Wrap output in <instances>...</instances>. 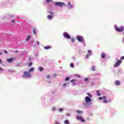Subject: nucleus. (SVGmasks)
Segmentation results:
<instances>
[{
  "label": "nucleus",
  "instance_id": "1",
  "mask_svg": "<svg viewBox=\"0 0 124 124\" xmlns=\"http://www.w3.org/2000/svg\"><path fill=\"white\" fill-rule=\"evenodd\" d=\"M31 73L30 72H27V71H24L23 72V78H30L31 77Z\"/></svg>",
  "mask_w": 124,
  "mask_h": 124
},
{
  "label": "nucleus",
  "instance_id": "2",
  "mask_svg": "<svg viewBox=\"0 0 124 124\" xmlns=\"http://www.w3.org/2000/svg\"><path fill=\"white\" fill-rule=\"evenodd\" d=\"M76 39L77 41L79 42H85V39H84V37L82 36L78 35L77 36Z\"/></svg>",
  "mask_w": 124,
  "mask_h": 124
},
{
  "label": "nucleus",
  "instance_id": "3",
  "mask_svg": "<svg viewBox=\"0 0 124 124\" xmlns=\"http://www.w3.org/2000/svg\"><path fill=\"white\" fill-rule=\"evenodd\" d=\"M115 29V31H118V32H122V31H124V27H121L120 28H119L116 26Z\"/></svg>",
  "mask_w": 124,
  "mask_h": 124
},
{
  "label": "nucleus",
  "instance_id": "4",
  "mask_svg": "<svg viewBox=\"0 0 124 124\" xmlns=\"http://www.w3.org/2000/svg\"><path fill=\"white\" fill-rule=\"evenodd\" d=\"M55 4L57 6H60V7H62V6L65 5V4L62 2H55Z\"/></svg>",
  "mask_w": 124,
  "mask_h": 124
},
{
  "label": "nucleus",
  "instance_id": "5",
  "mask_svg": "<svg viewBox=\"0 0 124 124\" xmlns=\"http://www.w3.org/2000/svg\"><path fill=\"white\" fill-rule=\"evenodd\" d=\"M63 36L65 38H67V39H70L71 36L69 35L68 33L67 32H64L63 33Z\"/></svg>",
  "mask_w": 124,
  "mask_h": 124
},
{
  "label": "nucleus",
  "instance_id": "6",
  "mask_svg": "<svg viewBox=\"0 0 124 124\" xmlns=\"http://www.w3.org/2000/svg\"><path fill=\"white\" fill-rule=\"evenodd\" d=\"M122 62H123V61H122V60L118 61L116 62V63L114 64L113 67H118V66H119L120 64H121Z\"/></svg>",
  "mask_w": 124,
  "mask_h": 124
},
{
  "label": "nucleus",
  "instance_id": "7",
  "mask_svg": "<svg viewBox=\"0 0 124 124\" xmlns=\"http://www.w3.org/2000/svg\"><path fill=\"white\" fill-rule=\"evenodd\" d=\"M49 13H50V15H48L47 16V19H48V20H52V19H53V17H54V15L53 14V12H49Z\"/></svg>",
  "mask_w": 124,
  "mask_h": 124
},
{
  "label": "nucleus",
  "instance_id": "8",
  "mask_svg": "<svg viewBox=\"0 0 124 124\" xmlns=\"http://www.w3.org/2000/svg\"><path fill=\"white\" fill-rule=\"evenodd\" d=\"M76 119H77V120H79V121H81L82 123H85V122H86L85 120L83 119V118H82V116H77Z\"/></svg>",
  "mask_w": 124,
  "mask_h": 124
},
{
  "label": "nucleus",
  "instance_id": "9",
  "mask_svg": "<svg viewBox=\"0 0 124 124\" xmlns=\"http://www.w3.org/2000/svg\"><path fill=\"white\" fill-rule=\"evenodd\" d=\"M88 54H87L86 55V58L87 59H89L90 56H91V55H92V50H89L88 51Z\"/></svg>",
  "mask_w": 124,
  "mask_h": 124
},
{
  "label": "nucleus",
  "instance_id": "10",
  "mask_svg": "<svg viewBox=\"0 0 124 124\" xmlns=\"http://www.w3.org/2000/svg\"><path fill=\"white\" fill-rule=\"evenodd\" d=\"M85 101L86 102H91V101H92V99L87 96L85 97Z\"/></svg>",
  "mask_w": 124,
  "mask_h": 124
},
{
  "label": "nucleus",
  "instance_id": "11",
  "mask_svg": "<svg viewBox=\"0 0 124 124\" xmlns=\"http://www.w3.org/2000/svg\"><path fill=\"white\" fill-rule=\"evenodd\" d=\"M14 60V58L11 57V58L7 59L6 61L8 62H12Z\"/></svg>",
  "mask_w": 124,
  "mask_h": 124
},
{
  "label": "nucleus",
  "instance_id": "12",
  "mask_svg": "<svg viewBox=\"0 0 124 124\" xmlns=\"http://www.w3.org/2000/svg\"><path fill=\"white\" fill-rule=\"evenodd\" d=\"M52 47L50 46H46L44 47V49L46 50H49V49H51Z\"/></svg>",
  "mask_w": 124,
  "mask_h": 124
},
{
  "label": "nucleus",
  "instance_id": "13",
  "mask_svg": "<svg viewBox=\"0 0 124 124\" xmlns=\"http://www.w3.org/2000/svg\"><path fill=\"white\" fill-rule=\"evenodd\" d=\"M114 84L115 85H116L117 86H120V81L119 80H116L114 82Z\"/></svg>",
  "mask_w": 124,
  "mask_h": 124
},
{
  "label": "nucleus",
  "instance_id": "14",
  "mask_svg": "<svg viewBox=\"0 0 124 124\" xmlns=\"http://www.w3.org/2000/svg\"><path fill=\"white\" fill-rule=\"evenodd\" d=\"M101 57L102 59H105V57H106V54H105V53H102L101 54Z\"/></svg>",
  "mask_w": 124,
  "mask_h": 124
},
{
  "label": "nucleus",
  "instance_id": "15",
  "mask_svg": "<svg viewBox=\"0 0 124 124\" xmlns=\"http://www.w3.org/2000/svg\"><path fill=\"white\" fill-rule=\"evenodd\" d=\"M98 99L99 100H102V99H106V97L105 96H103L102 97H99Z\"/></svg>",
  "mask_w": 124,
  "mask_h": 124
},
{
  "label": "nucleus",
  "instance_id": "16",
  "mask_svg": "<svg viewBox=\"0 0 124 124\" xmlns=\"http://www.w3.org/2000/svg\"><path fill=\"white\" fill-rule=\"evenodd\" d=\"M110 101H111V100H108V101H107V100H106L105 99L103 101V102L104 103H108V102H110Z\"/></svg>",
  "mask_w": 124,
  "mask_h": 124
},
{
  "label": "nucleus",
  "instance_id": "17",
  "mask_svg": "<svg viewBox=\"0 0 124 124\" xmlns=\"http://www.w3.org/2000/svg\"><path fill=\"white\" fill-rule=\"evenodd\" d=\"M76 112H77V113H78V114H83V111H82V110H77Z\"/></svg>",
  "mask_w": 124,
  "mask_h": 124
},
{
  "label": "nucleus",
  "instance_id": "18",
  "mask_svg": "<svg viewBox=\"0 0 124 124\" xmlns=\"http://www.w3.org/2000/svg\"><path fill=\"white\" fill-rule=\"evenodd\" d=\"M30 38H31V36L28 35V37L26 39V41H29Z\"/></svg>",
  "mask_w": 124,
  "mask_h": 124
},
{
  "label": "nucleus",
  "instance_id": "19",
  "mask_svg": "<svg viewBox=\"0 0 124 124\" xmlns=\"http://www.w3.org/2000/svg\"><path fill=\"white\" fill-rule=\"evenodd\" d=\"M64 124H69V121H68V120H65L64 121Z\"/></svg>",
  "mask_w": 124,
  "mask_h": 124
},
{
  "label": "nucleus",
  "instance_id": "20",
  "mask_svg": "<svg viewBox=\"0 0 124 124\" xmlns=\"http://www.w3.org/2000/svg\"><path fill=\"white\" fill-rule=\"evenodd\" d=\"M40 71H43V67L41 66L39 67Z\"/></svg>",
  "mask_w": 124,
  "mask_h": 124
},
{
  "label": "nucleus",
  "instance_id": "21",
  "mask_svg": "<svg viewBox=\"0 0 124 124\" xmlns=\"http://www.w3.org/2000/svg\"><path fill=\"white\" fill-rule=\"evenodd\" d=\"M91 70H93V71H94L95 70V67L94 66H92L91 68Z\"/></svg>",
  "mask_w": 124,
  "mask_h": 124
},
{
  "label": "nucleus",
  "instance_id": "22",
  "mask_svg": "<svg viewBox=\"0 0 124 124\" xmlns=\"http://www.w3.org/2000/svg\"><path fill=\"white\" fill-rule=\"evenodd\" d=\"M34 69L33 68H31L30 69H29V72H32V71H33Z\"/></svg>",
  "mask_w": 124,
  "mask_h": 124
},
{
  "label": "nucleus",
  "instance_id": "23",
  "mask_svg": "<svg viewBox=\"0 0 124 124\" xmlns=\"http://www.w3.org/2000/svg\"><path fill=\"white\" fill-rule=\"evenodd\" d=\"M70 67H72V68H74V64H73V63H71L70 64Z\"/></svg>",
  "mask_w": 124,
  "mask_h": 124
},
{
  "label": "nucleus",
  "instance_id": "24",
  "mask_svg": "<svg viewBox=\"0 0 124 124\" xmlns=\"http://www.w3.org/2000/svg\"><path fill=\"white\" fill-rule=\"evenodd\" d=\"M68 4L70 6V7H73V6H72V5H71V3H70V1L68 2Z\"/></svg>",
  "mask_w": 124,
  "mask_h": 124
},
{
  "label": "nucleus",
  "instance_id": "25",
  "mask_svg": "<svg viewBox=\"0 0 124 124\" xmlns=\"http://www.w3.org/2000/svg\"><path fill=\"white\" fill-rule=\"evenodd\" d=\"M33 33H34V34H36V31L35 29L34 28L33 29Z\"/></svg>",
  "mask_w": 124,
  "mask_h": 124
},
{
  "label": "nucleus",
  "instance_id": "26",
  "mask_svg": "<svg viewBox=\"0 0 124 124\" xmlns=\"http://www.w3.org/2000/svg\"><path fill=\"white\" fill-rule=\"evenodd\" d=\"M87 95H88V96H89V97H93V95L92 94H91V93H87Z\"/></svg>",
  "mask_w": 124,
  "mask_h": 124
},
{
  "label": "nucleus",
  "instance_id": "27",
  "mask_svg": "<svg viewBox=\"0 0 124 124\" xmlns=\"http://www.w3.org/2000/svg\"><path fill=\"white\" fill-rule=\"evenodd\" d=\"M97 95H98V96H100V95H101V94H100V93H99V91H97Z\"/></svg>",
  "mask_w": 124,
  "mask_h": 124
},
{
  "label": "nucleus",
  "instance_id": "28",
  "mask_svg": "<svg viewBox=\"0 0 124 124\" xmlns=\"http://www.w3.org/2000/svg\"><path fill=\"white\" fill-rule=\"evenodd\" d=\"M58 110H59V112H62V111L63 110V108H59Z\"/></svg>",
  "mask_w": 124,
  "mask_h": 124
},
{
  "label": "nucleus",
  "instance_id": "29",
  "mask_svg": "<svg viewBox=\"0 0 124 124\" xmlns=\"http://www.w3.org/2000/svg\"><path fill=\"white\" fill-rule=\"evenodd\" d=\"M31 65H32V62L29 63V64L28 65V66H31Z\"/></svg>",
  "mask_w": 124,
  "mask_h": 124
},
{
  "label": "nucleus",
  "instance_id": "30",
  "mask_svg": "<svg viewBox=\"0 0 124 124\" xmlns=\"http://www.w3.org/2000/svg\"><path fill=\"white\" fill-rule=\"evenodd\" d=\"M76 81V79H73L71 80V82L72 83H73V82H75Z\"/></svg>",
  "mask_w": 124,
  "mask_h": 124
},
{
  "label": "nucleus",
  "instance_id": "31",
  "mask_svg": "<svg viewBox=\"0 0 124 124\" xmlns=\"http://www.w3.org/2000/svg\"><path fill=\"white\" fill-rule=\"evenodd\" d=\"M76 77H78V78H80L81 77L79 75H75Z\"/></svg>",
  "mask_w": 124,
  "mask_h": 124
},
{
  "label": "nucleus",
  "instance_id": "32",
  "mask_svg": "<svg viewBox=\"0 0 124 124\" xmlns=\"http://www.w3.org/2000/svg\"><path fill=\"white\" fill-rule=\"evenodd\" d=\"M68 80H69V78L68 77L66 78L65 79V81H68Z\"/></svg>",
  "mask_w": 124,
  "mask_h": 124
},
{
  "label": "nucleus",
  "instance_id": "33",
  "mask_svg": "<svg viewBox=\"0 0 124 124\" xmlns=\"http://www.w3.org/2000/svg\"><path fill=\"white\" fill-rule=\"evenodd\" d=\"M71 42H75V39H74V38H72V39H71Z\"/></svg>",
  "mask_w": 124,
  "mask_h": 124
},
{
  "label": "nucleus",
  "instance_id": "34",
  "mask_svg": "<svg viewBox=\"0 0 124 124\" xmlns=\"http://www.w3.org/2000/svg\"><path fill=\"white\" fill-rule=\"evenodd\" d=\"M4 53H5V54H8V52H7V51L6 50H3Z\"/></svg>",
  "mask_w": 124,
  "mask_h": 124
},
{
  "label": "nucleus",
  "instance_id": "35",
  "mask_svg": "<svg viewBox=\"0 0 124 124\" xmlns=\"http://www.w3.org/2000/svg\"><path fill=\"white\" fill-rule=\"evenodd\" d=\"M50 75H47V76H46V78H47V79H50Z\"/></svg>",
  "mask_w": 124,
  "mask_h": 124
},
{
  "label": "nucleus",
  "instance_id": "36",
  "mask_svg": "<svg viewBox=\"0 0 124 124\" xmlns=\"http://www.w3.org/2000/svg\"><path fill=\"white\" fill-rule=\"evenodd\" d=\"M121 61H123V60H124V56L121 57Z\"/></svg>",
  "mask_w": 124,
  "mask_h": 124
},
{
  "label": "nucleus",
  "instance_id": "37",
  "mask_svg": "<svg viewBox=\"0 0 124 124\" xmlns=\"http://www.w3.org/2000/svg\"><path fill=\"white\" fill-rule=\"evenodd\" d=\"M46 2H47V3H49V2H50V1H51V0H46Z\"/></svg>",
  "mask_w": 124,
  "mask_h": 124
},
{
  "label": "nucleus",
  "instance_id": "38",
  "mask_svg": "<svg viewBox=\"0 0 124 124\" xmlns=\"http://www.w3.org/2000/svg\"><path fill=\"white\" fill-rule=\"evenodd\" d=\"M66 116H67L68 117H69V116H70V113H67Z\"/></svg>",
  "mask_w": 124,
  "mask_h": 124
},
{
  "label": "nucleus",
  "instance_id": "39",
  "mask_svg": "<svg viewBox=\"0 0 124 124\" xmlns=\"http://www.w3.org/2000/svg\"><path fill=\"white\" fill-rule=\"evenodd\" d=\"M63 86L64 87H66V83H64L63 84Z\"/></svg>",
  "mask_w": 124,
  "mask_h": 124
},
{
  "label": "nucleus",
  "instance_id": "40",
  "mask_svg": "<svg viewBox=\"0 0 124 124\" xmlns=\"http://www.w3.org/2000/svg\"><path fill=\"white\" fill-rule=\"evenodd\" d=\"M87 80H88V78H84V81L85 82H87Z\"/></svg>",
  "mask_w": 124,
  "mask_h": 124
},
{
  "label": "nucleus",
  "instance_id": "41",
  "mask_svg": "<svg viewBox=\"0 0 124 124\" xmlns=\"http://www.w3.org/2000/svg\"><path fill=\"white\" fill-rule=\"evenodd\" d=\"M3 69L1 67H0V71H2Z\"/></svg>",
  "mask_w": 124,
  "mask_h": 124
},
{
  "label": "nucleus",
  "instance_id": "42",
  "mask_svg": "<svg viewBox=\"0 0 124 124\" xmlns=\"http://www.w3.org/2000/svg\"><path fill=\"white\" fill-rule=\"evenodd\" d=\"M55 124H60V123H58L57 121L55 122Z\"/></svg>",
  "mask_w": 124,
  "mask_h": 124
},
{
  "label": "nucleus",
  "instance_id": "43",
  "mask_svg": "<svg viewBox=\"0 0 124 124\" xmlns=\"http://www.w3.org/2000/svg\"><path fill=\"white\" fill-rule=\"evenodd\" d=\"M11 23H15V21L14 20H13L11 21Z\"/></svg>",
  "mask_w": 124,
  "mask_h": 124
},
{
  "label": "nucleus",
  "instance_id": "44",
  "mask_svg": "<svg viewBox=\"0 0 124 124\" xmlns=\"http://www.w3.org/2000/svg\"><path fill=\"white\" fill-rule=\"evenodd\" d=\"M37 43L38 45H39V41H37Z\"/></svg>",
  "mask_w": 124,
  "mask_h": 124
},
{
  "label": "nucleus",
  "instance_id": "45",
  "mask_svg": "<svg viewBox=\"0 0 124 124\" xmlns=\"http://www.w3.org/2000/svg\"><path fill=\"white\" fill-rule=\"evenodd\" d=\"M2 61H1V59H0V63H1Z\"/></svg>",
  "mask_w": 124,
  "mask_h": 124
},
{
  "label": "nucleus",
  "instance_id": "46",
  "mask_svg": "<svg viewBox=\"0 0 124 124\" xmlns=\"http://www.w3.org/2000/svg\"><path fill=\"white\" fill-rule=\"evenodd\" d=\"M0 55H2V53L1 52H0Z\"/></svg>",
  "mask_w": 124,
  "mask_h": 124
},
{
  "label": "nucleus",
  "instance_id": "47",
  "mask_svg": "<svg viewBox=\"0 0 124 124\" xmlns=\"http://www.w3.org/2000/svg\"><path fill=\"white\" fill-rule=\"evenodd\" d=\"M73 84H74V85H75V83H73Z\"/></svg>",
  "mask_w": 124,
  "mask_h": 124
}]
</instances>
